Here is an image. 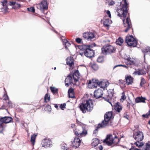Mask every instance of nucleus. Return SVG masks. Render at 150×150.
<instances>
[{
    "label": "nucleus",
    "mask_w": 150,
    "mask_h": 150,
    "mask_svg": "<svg viewBox=\"0 0 150 150\" xmlns=\"http://www.w3.org/2000/svg\"><path fill=\"white\" fill-rule=\"evenodd\" d=\"M93 100L90 99L84 100L79 105V107L84 113L86 112L87 111L90 112L93 109Z\"/></svg>",
    "instance_id": "1"
},
{
    "label": "nucleus",
    "mask_w": 150,
    "mask_h": 150,
    "mask_svg": "<svg viewBox=\"0 0 150 150\" xmlns=\"http://www.w3.org/2000/svg\"><path fill=\"white\" fill-rule=\"evenodd\" d=\"M78 47L80 50L79 52V54L81 56L84 54L86 57L89 58L94 56L95 54L94 51L91 48H90L89 46H86L85 45H79Z\"/></svg>",
    "instance_id": "2"
},
{
    "label": "nucleus",
    "mask_w": 150,
    "mask_h": 150,
    "mask_svg": "<svg viewBox=\"0 0 150 150\" xmlns=\"http://www.w3.org/2000/svg\"><path fill=\"white\" fill-rule=\"evenodd\" d=\"M124 3L122 6L117 7V11L118 13L117 15L119 16L125 18L128 12L127 8L129 6V3L127 0H124Z\"/></svg>",
    "instance_id": "3"
},
{
    "label": "nucleus",
    "mask_w": 150,
    "mask_h": 150,
    "mask_svg": "<svg viewBox=\"0 0 150 150\" xmlns=\"http://www.w3.org/2000/svg\"><path fill=\"white\" fill-rule=\"evenodd\" d=\"M120 141V139L117 136H114L113 137L112 135L110 134L107 135L103 142L105 143L107 145L112 147L118 143Z\"/></svg>",
    "instance_id": "4"
},
{
    "label": "nucleus",
    "mask_w": 150,
    "mask_h": 150,
    "mask_svg": "<svg viewBox=\"0 0 150 150\" xmlns=\"http://www.w3.org/2000/svg\"><path fill=\"white\" fill-rule=\"evenodd\" d=\"M133 137L136 142L134 143V144L139 148L144 145L143 142H139L142 140L144 138V135L143 132L141 131H138L133 132Z\"/></svg>",
    "instance_id": "5"
},
{
    "label": "nucleus",
    "mask_w": 150,
    "mask_h": 150,
    "mask_svg": "<svg viewBox=\"0 0 150 150\" xmlns=\"http://www.w3.org/2000/svg\"><path fill=\"white\" fill-rule=\"evenodd\" d=\"M116 48L110 45H103L101 48V53L104 55L111 54L115 52Z\"/></svg>",
    "instance_id": "6"
},
{
    "label": "nucleus",
    "mask_w": 150,
    "mask_h": 150,
    "mask_svg": "<svg viewBox=\"0 0 150 150\" xmlns=\"http://www.w3.org/2000/svg\"><path fill=\"white\" fill-rule=\"evenodd\" d=\"M74 132L77 137L78 138L85 136L87 134V131L84 125L79 126L74 130Z\"/></svg>",
    "instance_id": "7"
},
{
    "label": "nucleus",
    "mask_w": 150,
    "mask_h": 150,
    "mask_svg": "<svg viewBox=\"0 0 150 150\" xmlns=\"http://www.w3.org/2000/svg\"><path fill=\"white\" fill-rule=\"evenodd\" d=\"M112 114V112L110 111L106 112V114L105 115L104 119L102 121L101 123L105 127L112 125V122L110 120Z\"/></svg>",
    "instance_id": "8"
},
{
    "label": "nucleus",
    "mask_w": 150,
    "mask_h": 150,
    "mask_svg": "<svg viewBox=\"0 0 150 150\" xmlns=\"http://www.w3.org/2000/svg\"><path fill=\"white\" fill-rule=\"evenodd\" d=\"M104 83L102 81H99L98 79H93L92 80L89 81L88 85L89 86H91V88H96L98 86H99L100 87L103 88L102 84Z\"/></svg>",
    "instance_id": "9"
},
{
    "label": "nucleus",
    "mask_w": 150,
    "mask_h": 150,
    "mask_svg": "<svg viewBox=\"0 0 150 150\" xmlns=\"http://www.w3.org/2000/svg\"><path fill=\"white\" fill-rule=\"evenodd\" d=\"M37 8L41 11H43L47 10L48 9V5L46 0H43L39 4L37 5Z\"/></svg>",
    "instance_id": "10"
},
{
    "label": "nucleus",
    "mask_w": 150,
    "mask_h": 150,
    "mask_svg": "<svg viewBox=\"0 0 150 150\" xmlns=\"http://www.w3.org/2000/svg\"><path fill=\"white\" fill-rule=\"evenodd\" d=\"M83 37L88 40L91 41L95 38V35L93 33L88 32L84 33L83 34Z\"/></svg>",
    "instance_id": "11"
},
{
    "label": "nucleus",
    "mask_w": 150,
    "mask_h": 150,
    "mask_svg": "<svg viewBox=\"0 0 150 150\" xmlns=\"http://www.w3.org/2000/svg\"><path fill=\"white\" fill-rule=\"evenodd\" d=\"M123 21L124 24V26L125 27H127L124 31L127 32L128 30L132 28L131 22L129 18L127 17L126 19V23H124L125 20H123Z\"/></svg>",
    "instance_id": "12"
},
{
    "label": "nucleus",
    "mask_w": 150,
    "mask_h": 150,
    "mask_svg": "<svg viewBox=\"0 0 150 150\" xmlns=\"http://www.w3.org/2000/svg\"><path fill=\"white\" fill-rule=\"evenodd\" d=\"M7 1L6 0H4L1 1L2 7L1 8H0V12H2L4 13H6L7 12L8 9L7 6Z\"/></svg>",
    "instance_id": "13"
},
{
    "label": "nucleus",
    "mask_w": 150,
    "mask_h": 150,
    "mask_svg": "<svg viewBox=\"0 0 150 150\" xmlns=\"http://www.w3.org/2000/svg\"><path fill=\"white\" fill-rule=\"evenodd\" d=\"M103 90L101 88H98L94 91V96L96 99L100 98L103 94Z\"/></svg>",
    "instance_id": "14"
},
{
    "label": "nucleus",
    "mask_w": 150,
    "mask_h": 150,
    "mask_svg": "<svg viewBox=\"0 0 150 150\" xmlns=\"http://www.w3.org/2000/svg\"><path fill=\"white\" fill-rule=\"evenodd\" d=\"M81 142V140L80 139L77 137L74 138L73 142H72V145L73 147H75L76 148H78L80 145Z\"/></svg>",
    "instance_id": "15"
},
{
    "label": "nucleus",
    "mask_w": 150,
    "mask_h": 150,
    "mask_svg": "<svg viewBox=\"0 0 150 150\" xmlns=\"http://www.w3.org/2000/svg\"><path fill=\"white\" fill-rule=\"evenodd\" d=\"M12 118L10 117H1L0 119V124L2 123H8L11 122L12 120Z\"/></svg>",
    "instance_id": "16"
},
{
    "label": "nucleus",
    "mask_w": 150,
    "mask_h": 150,
    "mask_svg": "<svg viewBox=\"0 0 150 150\" xmlns=\"http://www.w3.org/2000/svg\"><path fill=\"white\" fill-rule=\"evenodd\" d=\"M146 73V70L145 68H142V69H138L137 71H135L133 74L135 75H142L145 74Z\"/></svg>",
    "instance_id": "17"
},
{
    "label": "nucleus",
    "mask_w": 150,
    "mask_h": 150,
    "mask_svg": "<svg viewBox=\"0 0 150 150\" xmlns=\"http://www.w3.org/2000/svg\"><path fill=\"white\" fill-rule=\"evenodd\" d=\"M71 76H73L75 82L76 83L78 81L80 76V74L79 71L78 70H76L73 73Z\"/></svg>",
    "instance_id": "18"
},
{
    "label": "nucleus",
    "mask_w": 150,
    "mask_h": 150,
    "mask_svg": "<svg viewBox=\"0 0 150 150\" xmlns=\"http://www.w3.org/2000/svg\"><path fill=\"white\" fill-rule=\"evenodd\" d=\"M52 142L48 139H45L43 140L42 144L44 147H49L51 144Z\"/></svg>",
    "instance_id": "19"
},
{
    "label": "nucleus",
    "mask_w": 150,
    "mask_h": 150,
    "mask_svg": "<svg viewBox=\"0 0 150 150\" xmlns=\"http://www.w3.org/2000/svg\"><path fill=\"white\" fill-rule=\"evenodd\" d=\"M62 38H61L62 41L63 43V45H65V48L66 49H68V47H69L71 44L67 40L65 37L62 36Z\"/></svg>",
    "instance_id": "20"
},
{
    "label": "nucleus",
    "mask_w": 150,
    "mask_h": 150,
    "mask_svg": "<svg viewBox=\"0 0 150 150\" xmlns=\"http://www.w3.org/2000/svg\"><path fill=\"white\" fill-rule=\"evenodd\" d=\"M125 80L126 83L128 85L132 84L133 80V78L130 75L126 76Z\"/></svg>",
    "instance_id": "21"
},
{
    "label": "nucleus",
    "mask_w": 150,
    "mask_h": 150,
    "mask_svg": "<svg viewBox=\"0 0 150 150\" xmlns=\"http://www.w3.org/2000/svg\"><path fill=\"white\" fill-rule=\"evenodd\" d=\"M74 60L72 57H68L66 59L67 64L70 67H72L73 65H74Z\"/></svg>",
    "instance_id": "22"
},
{
    "label": "nucleus",
    "mask_w": 150,
    "mask_h": 150,
    "mask_svg": "<svg viewBox=\"0 0 150 150\" xmlns=\"http://www.w3.org/2000/svg\"><path fill=\"white\" fill-rule=\"evenodd\" d=\"M100 143V140L97 138H95L93 139V141L91 143L92 147L96 146H99L98 144Z\"/></svg>",
    "instance_id": "23"
},
{
    "label": "nucleus",
    "mask_w": 150,
    "mask_h": 150,
    "mask_svg": "<svg viewBox=\"0 0 150 150\" xmlns=\"http://www.w3.org/2000/svg\"><path fill=\"white\" fill-rule=\"evenodd\" d=\"M127 44L130 46L135 47L137 45V42L134 39L132 40L127 42Z\"/></svg>",
    "instance_id": "24"
},
{
    "label": "nucleus",
    "mask_w": 150,
    "mask_h": 150,
    "mask_svg": "<svg viewBox=\"0 0 150 150\" xmlns=\"http://www.w3.org/2000/svg\"><path fill=\"white\" fill-rule=\"evenodd\" d=\"M69 82L70 84H73V79L72 76L70 74H69L66 78L65 80V82Z\"/></svg>",
    "instance_id": "25"
},
{
    "label": "nucleus",
    "mask_w": 150,
    "mask_h": 150,
    "mask_svg": "<svg viewBox=\"0 0 150 150\" xmlns=\"http://www.w3.org/2000/svg\"><path fill=\"white\" fill-rule=\"evenodd\" d=\"M146 98H145L142 97H138L136 98L135 99V102L137 103H145V100Z\"/></svg>",
    "instance_id": "26"
},
{
    "label": "nucleus",
    "mask_w": 150,
    "mask_h": 150,
    "mask_svg": "<svg viewBox=\"0 0 150 150\" xmlns=\"http://www.w3.org/2000/svg\"><path fill=\"white\" fill-rule=\"evenodd\" d=\"M104 125L102 124V123H99L98 124L97 126L96 127V128L95 130L93 131V134H95L97 133L98 132V129L100 128H103L105 127Z\"/></svg>",
    "instance_id": "27"
},
{
    "label": "nucleus",
    "mask_w": 150,
    "mask_h": 150,
    "mask_svg": "<svg viewBox=\"0 0 150 150\" xmlns=\"http://www.w3.org/2000/svg\"><path fill=\"white\" fill-rule=\"evenodd\" d=\"M127 61L126 62V64L128 65H133L135 64V62L134 60H132L130 57H129L126 59Z\"/></svg>",
    "instance_id": "28"
},
{
    "label": "nucleus",
    "mask_w": 150,
    "mask_h": 150,
    "mask_svg": "<svg viewBox=\"0 0 150 150\" xmlns=\"http://www.w3.org/2000/svg\"><path fill=\"white\" fill-rule=\"evenodd\" d=\"M142 150H150V141H148L143 146Z\"/></svg>",
    "instance_id": "29"
},
{
    "label": "nucleus",
    "mask_w": 150,
    "mask_h": 150,
    "mask_svg": "<svg viewBox=\"0 0 150 150\" xmlns=\"http://www.w3.org/2000/svg\"><path fill=\"white\" fill-rule=\"evenodd\" d=\"M122 107L120 105V103H118L115 105V109L116 111L120 112L122 109Z\"/></svg>",
    "instance_id": "30"
},
{
    "label": "nucleus",
    "mask_w": 150,
    "mask_h": 150,
    "mask_svg": "<svg viewBox=\"0 0 150 150\" xmlns=\"http://www.w3.org/2000/svg\"><path fill=\"white\" fill-rule=\"evenodd\" d=\"M50 100V95L48 93H46L44 97V102L45 103H47Z\"/></svg>",
    "instance_id": "31"
},
{
    "label": "nucleus",
    "mask_w": 150,
    "mask_h": 150,
    "mask_svg": "<svg viewBox=\"0 0 150 150\" xmlns=\"http://www.w3.org/2000/svg\"><path fill=\"white\" fill-rule=\"evenodd\" d=\"M123 42V39L120 37H119L116 41V43L119 45H121Z\"/></svg>",
    "instance_id": "32"
},
{
    "label": "nucleus",
    "mask_w": 150,
    "mask_h": 150,
    "mask_svg": "<svg viewBox=\"0 0 150 150\" xmlns=\"http://www.w3.org/2000/svg\"><path fill=\"white\" fill-rule=\"evenodd\" d=\"M126 82L124 80H119L118 81V85L122 86L123 87H125Z\"/></svg>",
    "instance_id": "33"
},
{
    "label": "nucleus",
    "mask_w": 150,
    "mask_h": 150,
    "mask_svg": "<svg viewBox=\"0 0 150 150\" xmlns=\"http://www.w3.org/2000/svg\"><path fill=\"white\" fill-rule=\"evenodd\" d=\"M133 39H134V38L132 35L127 36L126 38L125 42L127 43V42L132 40Z\"/></svg>",
    "instance_id": "34"
},
{
    "label": "nucleus",
    "mask_w": 150,
    "mask_h": 150,
    "mask_svg": "<svg viewBox=\"0 0 150 150\" xmlns=\"http://www.w3.org/2000/svg\"><path fill=\"white\" fill-rule=\"evenodd\" d=\"M36 136L37 135L35 134H33L31 136V142L32 144L33 145H34L35 144V139Z\"/></svg>",
    "instance_id": "35"
},
{
    "label": "nucleus",
    "mask_w": 150,
    "mask_h": 150,
    "mask_svg": "<svg viewBox=\"0 0 150 150\" xmlns=\"http://www.w3.org/2000/svg\"><path fill=\"white\" fill-rule=\"evenodd\" d=\"M109 19H105L103 21V25L105 27H108L109 26Z\"/></svg>",
    "instance_id": "36"
},
{
    "label": "nucleus",
    "mask_w": 150,
    "mask_h": 150,
    "mask_svg": "<svg viewBox=\"0 0 150 150\" xmlns=\"http://www.w3.org/2000/svg\"><path fill=\"white\" fill-rule=\"evenodd\" d=\"M50 89L51 92L54 94L57 93H58V89L57 88L53 87H51Z\"/></svg>",
    "instance_id": "37"
},
{
    "label": "nucleus",
    "mask_w": 150,
    "mask_h": 150,
    "mask_svg": "<svg viewBox=\"0 0 150 150\" xmlns=\"http://www.w3.org/2000/svg\"><path fill=\"white\" fill-rule=\"evenodd\" d=\"M21 7V5L20 4L16 3L14 6L12 7V8L14 9H17L20 8Z\"/></svg>",
    "instance_id": "38"
},
{
    "label": "nucleus",
    "mask_w": 150,
    "mask_h": 150,
    "mask_svg": "<svg viewBox=\"0 0 150 150\" xmlns=\"http://www.w3.org/2000/svg\"><path fill=\"white\" fill-rule=\"evenodd\" d=\"M93 148V150H102L103 147L102 145H100L99 146H96L92 147Z\"/></svg>",
    "instance_id": "39"
},
{
    "label": "nucleus",
    "mask_w": 150,
    "mask_h": 150,
    "mask_svg": "<svg viewBox=\"0 0 150 150\" xmlns=\"http://www.w3.org/2000/svg\"><path fill=\"white\" fill-rule=\"evenodd\" d=\"M103 57H104L103 56L99 57L97 59V62L99 63H101L103 62L104 59Z\"/></svg>",
    "instance_id": "40"
},
{
    "label": "nucleus",
    "mask_w": 150,
    "mask_h": 150,
    "mask_svg": "<svg viewBox=\"0 0 150 150\" xmlns=\"http://www.w3.org/2000/svg\"><path fill=\"white\" fill-rule=\"evenodd\" d=\"M142 51L144 53H146L149 54L150 53V48H147L143 49L142 50Z\"/></svg>",
    "instance_id": "41"
},
{
    "label": "nucleus",
    "mask_w": 150,
    "mask_h": 150,
    "mask_svg": "<svg viewBox=\"0 0 150 150\" xmlns=\"http://www.w3.org/2000/svg\"><path fill=\"white\" fill-rule=\"evenodd\" d=\"M108 96L110 97H112L114 94V89L112 90H110L109 91H108Z\"/></svg>",
    "instance_id": "42"
},
{
    "label": "nucleus",
    "mask_w": 150,
    "mask_h": 150,
    "mask_svg": "<svg viewBox=\"0 0 150 150\" xmlns=\"http://www.w3.org/2000/svg\"><path fill=\"white\" fill-rule=\"evenodd\" d=\"M108 3L109 5L113 6L115 4V2L113 0H109Z\"/></svg>",
    "instance_id": "43"
},
{
    "label": "nucleus",
    "mask_w": 150,
    "mask_h": 150,
    "mask_svg": "<svg viewBox=\"0 0 150 150\" xmlns=\"http://www.w3.org/2000/svg\"><path fill=\"white\" fill-rule=\"evenodd\" d=\"M149 115H150V110L146 114L143 115L142 117L144 118H148Z\"/></svg>",
    "instance_id": "44"
},
{
    "label": "nucleus",
    "mask_w": 150,
    "mask_h": 150,
    "mask_svg": "<svg viewBox=\"0 0 150 150\" xmlns=\"http://www.w3.org/2000/svg\"><path fill=\"white\" fill-rule=\"evenodd\" d=\"M27 10L29 11H30L34 13L35 12V9L34 7H33L27 8Z\"/></svg>",
    "instance_id": "45"
},
{
    "label": "nucleus",
    "mask_w": 150,
    "mask_h": 150,
    "mask_svg": "<svg viewBox=\"0 0 150 150\" xmlns=\"http://www.w3.org/2000/svg\"><path fill=\"white\" fill-rule=\"evenodd\" d=\"M145 83V80L144 79L142 78L141 79V81L140 83V86H142Z\"/></svg>",
    "instance_id": "46"
},
{
    "label": "nucleus",
    "mask_w": 150,
    "mask_h": 150,
    "mask_svg": "<svg viewBox=\"0 0 150 150\" xmlns=\"http://www.w3.org/2000/svg\"><path fill=\"white\" fill-rule=\"evenodd\" d=\"M66 104L64 103L63 104H61L60 106V108L62 110H64V108H65Z\"/></svg>",
    "instance_id": "47"
},
{
    "label": "nucleus",
    "mask_w": 150,
    "mask_h": 150,
    "mask_svg": "<svg viewBox=\"0 0 150 150\" xmlns=\"http://www.w3.org/2000/svg\"><path fill=\"white\" fill-rule=\"evenodd\" d=\"M61 148L64 150H67V148L66 144H63L61 146Z\"/></svg>",
    "instance_id": "48"
},
{
    "label": "nucleus",
    "mask_w": 150,
    "mask_h": 150,
    "mask_svg": "<svg viewBox=\"0 0 150 150\" xmlns=\"http://www.w3.org/2000/svg\"><path fill=\"white\" fill-rule=\"evenodd\" d=\"M68 95L69 97L70 98H75V97L74 96V93H70L69 94L68 93Z\"/></svg>",
    "instance_id": "49"
},
{
    "label": "nucleus",
    "mask_w": 150,
    "mask_h": 150,
    "mask_svg": "<svg viewBox=\"0 0 150 150\" xmlns=\"http://www.w3.org/2000/svg\"><path fill=\"white\" fill-rule=\"evenodd\" d=\"M45 109L46 110H47L49 111H51V106L49 105L45 107Z\"/></svg>",
    "instance_id": "50"
},
{
    "label": "nucleus",
    "mask_w": 150,
    "mask_h": 150,
    "mask_svg": "<svg viewBox=\"0 0 150 150\" xmlns=\"http://www.w3.org/2000/svg\"><path fill=\"white\" fill-rule=\"evenodd\" d=\"M126 98V96H125L124 93L123 92L122 93V96H121L120 100H124Z\"/></svg>",
    "instance_id": "51"
},
{
    "label": "nucleus",
    "mask_w": 150,
    "mask_h": 150,
    "mask_svg": "<svg viewBox=\"0 0 150 150\" xmlns=\"http://www.w3.org/2000/svg\"><path fill=\"white\" fill-rule=\"evenodd\" d=\"M74 93V90L73 88H71L69 89L68 92V93L69 94L70 93Z\"/></svg>",
    "instance_id": "52"
},
{
    "label": "nucleus",
    "mask_w": 150,
    "mask_h": 150,
    "mask_svg": "<svg viewBox=\"0 0 150 150\" xmlns=\"http://www.w3.org/2000/svg\"><path fill=\"white\" fill-rule=\"evenodd\" d=\"M129 150H142L140 149H137L135 147V146H132Z\"/></svg>",
    "instance_id": "53"
},
{
    "label": "nucleus",
    "mask_w": 150,
    "mask_h": 150,
    "mask_svg": "<svg viewBox=\"0 0 150 150\" xmlns=\"http://www.w3.org/2000/svg\"><path fill=\"white\" fill-rule=\"evenodd\" d=\"M82 39L79 38H77L76 39V41L78 43H81Z\"/></svg>",
    "instance_id": "54"
},
{
    "label": "nucleus",
    "mask_w": 150,
    "mask_h": 150,
    "mask_svg": "<svg viewBox=\"0 0 150 150\" xmlns=\"http://www.w3.org/2000/svg\"><path fill=\"white\" fill-rule=\"evenodd\" d=\"M4 129V127L1 124H0V133L2 132Z\"/></svg>",
    "instance_id": "55"
},
{
    "label": "nucleus",
    "mask_w": 150,
    "mask_h": 150,
    "mask_svg": "<svg viewBox=\"0 0 150 150\" xmlns=\"http://www.w3.org/2000/svg\"><path fill=\"white\" fill-rule=\"evenodd\" d=\"M96 45L95 43H93V44H92L91 45H86V46H89L90 48H92L94 47H95L96 46Z\"/></svg>",
    "instance_id": "56"
},
{
    "label": "nucleus",
    "mask_w": 150,
    "mask_h": 150,
    "mask_svg": "<svg viewBox=\"0 0 150 150\" xmlns=\"http://www.w3.org/2000/svg\"><path fill=\"white\" fill-rule=\"evenodd\" d=\"M8 104L9 107H10L11 108L12 107H13L12 104V103L10 101L8 100Z\"/></svg>",
    "instance_id": "57"
},
{
    "label": "nucleus",
    "mask_w": 150,
    "mask_h": 150,
    "mask_svg": "<svg viewBox=\"0 0 150 150\" xmlns=\"http://www.w3.org/2000/svg\"><path fill=\"white\" fill-rule=\"evenodd\" d=\"M16 3L15 2L13 1H10L9 2V4L10 6H14L15 3Z\"/></svg>",
    "instance_id": "58"
},
{
    "label": "nucleus",
    "mask_w": 150,
    "mask_h": 150,
    "mask_svg": "<svg viewBox=\"0 0 150 150\" xmlns=\"http://www.w3.org/2000/svg\"><path fill=\"white\" fill-rule=\"evenodd\" d=\"M129 115H128L127 114L124 115V116H123L124 118H125L128 120H129Z\"/></svg>",
    "instance_id": "59"
},
{
    "label": "nucleus",
    "mask_w": 150,
    "mask_h": 150,
    "mask_svg": "<svg viewBox=\"0 0 150 150\" xmlns=\"http://www.w3.org/2000/svg\"><path fill=\"white\" fill-rule=\"evenodd\" d=\"M107 14L108 15L109 17L110 18H111V15L110 11L109 10L107 11Z\"/></svg>",
    "instance_id": "60"
},
{
    "label": "nucleus",
    "mask_w": 150,
    "mask_h": 150,
    "mask_svg": "<svg viewBox=\"0 0 150 150\" xmlns=\"http://www.w3.org/2000/svg\"><path fill=\"white\" fill-rule=\"evenodd\" d=\"M76 123L78 125H79V126H81L82 123L80 122L79 121H78L77 120H76Z\"/></svg>",
    "instance_id": "61"
},
{
    "label": "nucleus",
    "mask_w": 150,
    "mask_h": 150,
    "mask_svg": "<svg viewBox=\"0 0 150 150\" xmlns=\"http://www.w3.org/2000/svg\"><path fill=\"white\" fill-rule=\"evenodd\" d=\"M122 66V64H119L116 65L113 68V70H114L116 68V67H121V66Z\"/></svg>",
    "instance_id": "62"
},
{
    "label": "nucleus",
    "mask_w": 150,
    "mask_h": 150,
    "mask_svg": "<svg viewBox=\"0 0 150 150\" xmlns=\"http://www.w3.org/2000/svg\"><path fill=\"white\" fill-rule=\"evenodd\" d=\"M4 100H9V98H8V96L6 94V97H5L4 98Z\"/></svg>",
    "instance_id": "63"
},
{
    "label": "nucleus",
    "mask_w": 150,
    "mask_h": 150,
    "mask_svg": "<svg viewBox=\"0 0 150 150\" xmlns=\"http://www.w3.org/2000/svg\"><path fill=\"white\" fill-rule=\"evenodd\" d=\"M69 82H65V85L67 87H68L69 86Z\"/></svg>",
    "instance_id": "64"
}]
</instances>
